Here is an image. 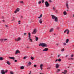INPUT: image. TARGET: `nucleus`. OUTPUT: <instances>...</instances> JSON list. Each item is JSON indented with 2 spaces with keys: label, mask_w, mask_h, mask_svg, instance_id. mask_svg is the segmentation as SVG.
<instances>
[{
  "label": "nucleus",
  "mask_w": 74,
  "mask_h": 74,
  "mask_svg": "<svg viewBox=\"0 0 74 74\" xmlns=\"http://www.w3.org/2000/svg\"><path fill=\"white\" fill-rule=\"evenodd\" d=\"M39 46H42V47H48V45L47 44L44 43H40Z\"/></svg>",
  "instance_id": "nucleus-1"
},
{
  "label": "nucleus",
  "mask_w": 74,
  "mask_h": 74,
  "mask_svg": "<svg viewBox=\"0 0 74 74\" xmlns=\"http://www.w3.org/2000/svg\"><path fill=\"white\" fill-rule=\"evenodd\" d=\"M51 15L52 16V19H55V22L58 21V17L55 16L54 15Z\"/></svg>",
  "instance_id": "nucleus-2"
},
{
  "label": "nucleus",
  "mask_w": 74,
  "mask_h": 74,
  "mask_svg": "<svg viewBox=\"0 0 74 74\" xmlns=\"http://www.w3.org/2000/svg\"><path fill=\"white\" fill-rule=\"evenodd\" d=\"M45 5H46V7H48L49 6V4L48 3V2L47 1H46L45 2Z\"/></svg>",
  "instance_id": "nucleus-3"
},
{
  "label": "nucleus",
  "mask_w": 74,
  "mask_h": 74,
  "mask_svg": "<svg viewBox=\"0 0 74 74\" xmlns=\"http://www.w3.org/2000/svg\"><path fill=\"white\" fill-rule=\"evenodd\" d=\"M36 33H37V29L35 28L34 29L33 32L32 33V34H36Z\"/></svg>",
  "instance_id": "nucleus-4"
},
{
  "label": "nucleus",
  "mask_w": 74,
  "mask_h": 74,
  "mask_svg": "<svg viewBox=\"0 0 74 74\" xmlns=\"http://www.w3.org/2000/svg\"><path fill=\"white\" fill-rule=\"evenodd\" d=\"M21 40V38L20 37H19L17 39H15V41H19Z\"/></svg>",
  "instance_id": "nucleus-5"
},
{
  "label": "nucleus",
  "mask_w": 74,
  "mask_h": 74,
  "mask_svg": "<svg viewBox=\"0 0 74 74\" xmlns=\"http://www.w3.org/2000/svg\"><path fill=\"white\" fill-rule=\"evenodd\" d=\"M48 51V48H45L43 50V51H45L46 52H47Z\"/></svg>",
  "instance_id": "nucleus-6"
},
{
  "label": "nucleus",
  "mask_w": 74,
  "mask_h": 74,
  "mask_svg": "<svg viewBox=\"0 0 74 74\" xmlns=\"http://www.w3.org/2000/svg\"><path fill=\"white\" fill-rule=\"evenodd\" d=\"M59 67V65L58 64H56V69H58Z\"/></svg>",
  "instance_id": "nucleus-7"
},
{
  "label": "nucleus",
  "mask_w": 74,
  "mask_h": 74,
  "mask_svg": "<svg viewBox=\"0 0 74 74\" xmlns=\"http://www.w3.org/2000/svg\"><path fill=\"white\" fill-rule=\"evenodd\" d=\"M66 8H67V10L69 9V5L68 4V3H66Z\"/></svg>",
  "instance_id": "nucleus-8"
},
{
  "label": "nucleus",
  "mask_w": 74,
  "mask_h": 74,
  "mask_svg": "<svg viewBox=\"0 0 74 74\" xmlns=\"http://www.w3.org/2000/svg\"><path fill=\"white\" fill-rule=\"evenodd\" d=\"M9 58L10 59H12L13 60H14L15 59V58L14 57H9Z\"/></svg>",
  "instance_id": "nucleus-9"
},
{
  "label": "nucleus",
  "mask_w": 74,
  "mask_h": 74,
  "mask_svg": "<svg viewBox=\"0 0 74 74\" xmlns=\"http://www.w3.org/2000/svg\"><path fill=\"white\" fill-rule=\"evenodd\" d=\"M4 70H2L1 71V73L2 74H5V72L4 71Z\"/></svg>",
  "instance_id": "nucleus-10"
},
{
  "label": "nucleus",
  "mask_w": 74,
  "mask_h": 74,
  "mask_svg": "<svg viewBox=\"0 0 74 74\" xmlns=\"http://www.w3.org/2000/svg\"><path fill=\"white\" fill-rule=\"evenodd\" d=\"M28 37H29V39H30V38H31V37H30V32L28 34Z\"/></svg>",
  "instance_id": "nucleus-11"
},
{
  "label": "nucleus",
  "mask_w": 74,
  "mask_h": 74,
  "mask_svg": "<svg viewBox=\"0 0 74 74\" xmlns=\"http://www.w3.org/2000/svg\"><path fill=\"white\" fill-rule=\"evenodd\" d=\"M42 66L43 67V65L42 64H41L40 66V68L41 70H42Z\"/></svg>",
  "instance_id": "nucleus-12"
},
{
  "label": "nucleus",
  "mask_w": 74,
  "mask_h": 74,
  "mask_svg": "<svg viewBox=\"0 0 74 74\" xmlns=\"http://www.w3.org/2000/svg\"><path fill=\"white\" fill-rule=\"evenodd\" d=\"M67 70H64V72H62V73H63L64 74H66V73H67Z\"/></svg>",
  "instance_id": "nucleus-13"
},
{
  "label": "nucleus",
  "mask_w": 74,
  "mask_h": 74,
  "mask_svg": "<svg viewBox=\"0 0 74 74\" xmlns=\"http://www.w3.org/2000/svg\"><path fill=\"white\" fill-rule=\"evenodd\" d=\"M53 28H51V29H50L49 31V32H52V31H53Z\"/></svg>",
  "instance_id": "nucleus-14"
},
{
  "label": "nucleus",
  "mask_w": 74,
  "mask_h": 74,
  "mask_svg": "<svg viewBox=\"0 0 74 74\" xmlns=\"http://www.w3.org/2000/svg\"><path fill=\"white\" fill-rule=\"evenodd\" d=\"M63 14L64 15H67V13L66 11H64L63 12Z\"/></svg>",
  "instance_id": "nucleus-15"
},
{
  "label": "nucleus",
  "mask_w": 74,
  "mask_h": 74,
  "mask_svg": "<svg viewBox=\"0 0 74 74\" xmlns=\"http://www.w3.org/2000/svg\"><path fill=\"white\" fill-rule=\"evenodd\" d=\"M39 23L41 24L42 23V19L41 18L39 20Z\"/></svg>",
  "instance_id": "nucleus-16"
},
{
  "label": "nucleus",
  "mask_w": 74,
  "mask_h": 74,
  "mask_svg": "<svg viewBox=\"0 0 74 74\" xmlns=\"http://www.w3.org/2000/svg\"><path fill=\"white\" fill-rule=\"evenodd\" d=\"M7 64H8L9 65H10L11 64L10 63V62H9V61H8L7 62Z\"/></svg>",
  "instance_id": "nucleus-17"
},
{
  "label": "nucleus",
  "mask_w": 74,
  "mask_h": 74,
  "mask_svg": "<svg viewBox=\"0 0 74 74\" xmlns=\"http://www.w3.org/2000/svg\"><path fill=\"white\" fill-rule=\"evenodd\" d=\"M20 69H21V70H23V69H24V66H21Z\"/></svg>",
  "instance_id": "nucleus-18"
},
{
  "label": "nucleus",
  "mask_w": 74,
  "mask_h": 74,
  "mask_svg": "<svg viewBox=\"0 0 74 74\" xmlns=\"http://www.w3.org/2000/svg\"><path fill=\"white\" fill-rule=\"evenodd\" d=\"M73 59H74V58H68V60H73Z\"/></svg>",
  "instance_id": "nucleus-19"
},
{
  "label": "nucleus",
  "mask_w": 74,
  "mask_h": 74,
  "mask_svg": "<svg viewBox=\"0 0 74 74\" xmlns=\"http://www.w3.org/2000/svg\"><path fill=\"white\" fill-rule=\"evenodd\" d=\"M19 8H17L16 9V10L17 12H19Z\"/></svg>",
  "instance_id": "nucleus-20"
},
{
  "label": "nucleus",
  "mask_w": 74,
  "mask_h": 74,
  "mask_svg": "<svg viewBox=\"0 0 74 74\" xmlns=\"http://www.w3.org/2000/svg\"><path fill=\"white\" fill-rule=\"evenodd\" d=\"M69 39H67L66 40V43H68V42H69Z\"/></svg>",
  "instance_id": "nucleus-21"
},
{
  "label": "nucleus",
  "mask_w": 74,
  "mask_h": 74,
  "mask_svg": "<svg viewBox=\"0 0 74 74\" xmlns=\"http://www.w3.org/2000/svg\"><path fill=\"white\" fill-rule=\"evenodd\" d=\"M35 37L36 41H38V38L37 37L35 36Z\"/></svg>",
  "instance_id": "nucleus-22"
},
{
  "label": "nucleus",
  "mask_w": 74,
  "mask_h": 74,
  "mask_svg": "<svg viewBox=\"0 0 74 74\" xmlns=\"http://www.w3.org/2000/svg\"><path fill=\"white\" fill-rule=\"evenodd\" d=\"M20 3L21 4H24V3H23V1H21L20 2Z\"/></svg>",
  "instance_id": "nucleus-23"
},
{
  "label": "nucleus",
  "mask_w": 74,
  "mask_h": 74,
  "mask_svg": "<svg viewBox=\"0 0 74 74\" xmlns=\"http://www.w3.org/2000/svg\"><path fill=\"white\" fill-rule=\"evenodd\" d=\"M28 64H29V65H31V64H32V62H29Z\"/></svg>",
  "instance_id": "nucleus-24"
},
{
  "label": "nucleus",
  "mask_w": 74,
  "mask_h": 74,
  "mask_svg": "<svg viewBox=\"0 0 74 74\" xmlns=\"http://www.w3.org/2000/svg\"><path fill=\"white\" fill-rule=\"evenodd\" d=\"M67 30H68V29H66L64 32V33H66L67 31Z\"/></svg>",
  "instance_id": "nucleus-25"
},
{
  "label": "nucleus",
  "mask_w": 74,
  "mask_h": 74,
  "mask_svg": "<svg viewBox=\"0 0 74 74\" xmlns=\"http://www.w3.org/2000/svg\"><path fill=\"white\" fill-rule=\"evenodd\" d=\"M19 53V51H18L17 50L16 52V53Z\"/></svg>",
  "instance_id": "nucleus-26"
},
{
  "label": "nucleus",
  "mask_w": 74,
  "mask_h": 74,
  "mask_svg": "<svg viewBox=\"0 0 74 74\" xmlns=\"http://www.w3.org/2000/svg\"><path fill=\"white\" fill-rule=\"evenodd\" d=\"M3 58L2 57H0V60H3Z\"/></svg>",
  "instance_id": "nucleus-27"
},
{
  "label": "nucleus",
  "mask_w": 74,
  "mask_h": 74,
  "mask_svg": "<svg viewBox=\"0 0 74 74\" xmlns=\"http://www.w3.org/2000/svg\"><path fill=\"white\" fill-rule=\"evenodd\" d=\"M41 17H42V15L41 14L40 16V17H38V18H41Z\"/></svg>",
  "instance_id": "nucleus-28"
},
{
  "label": "nucleus",
  "mask_w": 74,
  "mask_h": 74,
  "mask_svg": "<svg viewBox=\"0 0 74 74\" xmlns=\"http://www.w3.org/2000/svg\"><path fill=\"white\" fill-rule=\"evenodd\" d=\"M53 9L55 11V10H56V8L55 7H53Z\"/></svg>",
  "instance_id": "nucleus-29"
},
{
  "label": "nucleus",
  "mask_w": 74,
  "mask_h": 74,
  "mask_svg": "<svg viewBox=\"0 0 74 74\" xmlns=\"http://www.w3.org/2000/svg\"><path fill=\"white\" fill-rule=\"evenodd\" d=\"M67 31V34H69V29H68Z\"/></svg>",
  "instance_id": "nucleus-30"
},
{
  "label": "nucleus",
  "mask_w": 74,
  "mask_h": 74,
  "mask_svg": "<svg viewBox=\"0 0 74 74\" xmlns=\"http://www.w3.org/2000/svg\"><path fill=\"white\" fill-rule=\"evenodd\" d=\"M10 73L11 74H14V73L12 71L10 72Z\"/></svg>",
  "instance_id": "nucleus-31"
},
{
  "label": "nucleus",
  "mask_w": 74,
  "mask_h": 74,
  "mask_svg": "<svg viewBox=\"0 0 74 74\" xmlns=\"http://www.w3.org/2000/svg\"><path fill=\"white\" fill-rule=\"evenodd\" d=\"M0 40L2 42V41H4V39H0Z\"/></svg>",
  "instance_id": "nucleus-32"
},
{
  "label": "nucleus",
  "mask_w": 74,
  "mask_h": 74,
  "mask_svg": "<svg viewBox=\"0 0 74 74\" xmlns=\"http://www.w3.org/2000/svg\"><path fill=\"white\" fill-rule=\"evenodd\" d=\"M60 71V70L58 69L57 71V73H58Z\"/></svg>",
  "instance_id": "nucleus-33"
},
{
  "label": "nucleus",
  "mask_w": 74,
  "mask_h": 74,
  "mask_svg": "<svg viewBox=\"0 0 74 74\" xmlns=\"http://www.w3.org/2000/svg\"><path fill=\"white\" fill-rule=\"evenodd\" d=\"M58 62H61V59H59L58 60Z\"/></svg>",
  "instance_id": "nucleus-34"
},
{
  "label": "nucleus",
  "mask_w": 74,
  "mask_h": 74,
  "mask_svg": "<svg viewBox=\"0 0 74 74\" xmlns=\"http://www.w3.org/2000/svg\"><path fill=\"white\" fill-rule=\"evenodd\" d=\"M26 58H27V57H26V56H25V57H24L23 58V59H26Z\"/></svg>",
  "instance_id": "nucleus-35"
},
{
  "label": "nucleus",
  "mask_w": 74,
  "mask_h": 74,
  "mask_svg": "<svg viewBox=\"0 0 74 74\" xmlns=\"http://www.w3.org/2000/svg\"><path fill=\"white\" fill-rule=\"evenodd\" d=\"M63 45H66V42L64 43Z\"/></svg>",
  "instance_id": "nucleus-36"
},
{
  "label": "nucleus",
  "mask_w": 74,
  "mask_h": 74,
  "mask_svg": "<svg viewBox=\"0 0 74 74\" xmlns=\"http://www.w3.org/2000/svg\"><path fill=\"white\" fill-rule=\"evenodd\" d=\"M17 11H16V10H15V11H14V14H16V13H17Z\"/></svg>",
  "instance_id": "nucleus-37"
},
{
  "label": "nucleus",
  "mask_w": 74,
  "mask_h": 74,
  "mask_svg": "<svg viewBox=\"0 0 74 74\" xmlns=\"http://www.w3.org/2000/svg\"><path fill=\"white\" fill-rule=\"evenodd\" d=\"M31 59L32 60H33L34 58H33V57L32 56H31Z\"/></svg>",
  "instance_id": "nucleus-38"
},
{
  "label": "nucleus",
  "mask_w": 74,
  "mask_h": 74,
  "mask_svg": "<svg viewBox=\"0 0 74 74\" xmlns=\"http://www.w3.org/2000/svg\"><path fill=\"white\" fill-rule=\"evenodd\" d=\"M54 11L56 12V13H58V10H55Z\"/></svg>",
  "instance_id": "nucleus-39"
},
{
  "label": "nucleus",
  "mask_w": 74,
  "mask_h": 74,
  "mask_svg": "<svg viewBox=\"0 0 74 74\" xmlns=\"http://www.w3.org/2000/svg\"><path fill=\"white\" fill-rule=\"evenodd\" d=\"M5 72V73H7L8 72V71L7 70H6V71H4Z\"/></svg>",
  "instance_id": "nucleus-40"
},
{
  "label": "nucleus",
  "mask_w": 74,
  "mask_h": 74,
  "mask_svg": "<svg viewBox=\"0 0 74 74\" xmlns=\"http://www.w3.org/2000/svg\"><path fill=\"white\" fill-rule=\"evenodd\" d=\"M37 66V65H36V64H35L34 65V67H36V66Z\"/></svg>",
  "instance_id": "nucleus-41"
},
{
  "label": "nucleus",
  "mask_w": 74,
  "mask_h": 74,
  "mask_svg": "<svg viewBox=\"0 0 74 74\" xmlns=\"http://www.w3.org/2000/svg\"><path fill=\"white\" fill-rule=\"evenodd\" d=\"M44 3V0H42V3Z\"/></svg>",
  "instance_id": "nucleus-42"
},
{
  "label": "nucleus",
  "mask_w": 74,
  "mask_h": 74,
  "mask_svg": "<svg viewBox=\"0 0 74 74\" xmlns=\"http://www.w3.org/2000/svg\"><path fill=\"white\" fill-rule=\"evenodd\" d=\"M49 1L50 2V3H52V2L51 0H49Z\"/></svg>",
  "instance_id": "nucleus-43"
},
{
  "label": "nucleus",
  "mask_w": 74,
  "mask_h": 74,
  "mask_svg": "<svg viewBox=\"0 0 74 74\" xmlns=\"http://www.w3.org/2000/svg\"><path fill=\"white\" fill-rule=\"evenodd\" d=\"M30 40L31 41V42H33V41H32V39H30Z\"/></svg>",
  "instance_id": "nucleus-44"
},
{
  "label": "nucleus",
  "mask_w": 74,
  "mask_h": 74,
  "mask_svg": "<svg viewBox=\"0 0 74 74\" xmlns=\"http://www.w3.org/2000/svg\"><path fill=\"white\" fill-rule=\"evenodd\" d=\"M38 3L39 4H41V2L39 1V2H38Z\"/></svg>",
  "instance_id": "nucleus-45"
},
{
  "label": "nucleus",
  "mask_w": 74,
  "mask_h": 74,
  "mask_svg": "<svg viewBox=\"0 0 74 74\" xmlns=\"http://www.w3.org/2000/svg\"><path fill=\"white\" fill-rule=\"evenodd\" d=\"M71 57L72 58L73 57V56H74V55L73 54H72L71 55Z\"/></svg>",
  "instance_id": "nucleus-46"
},
{
  "label": "nucleus",
  "mask_w": 74,
  "mask_h": 74,
  "mask_svg": "<svg viewBox=\"0 0 74 74\" xmlns=\"http://www.w3.org/2000/svg\"><path fill=\"white\" fill-rule=\"evenodd\" d=\"M17 62V60H14V62Z\"/></svg>",
  "instance_id": "nucleus-47"
},
{
  "label": "nucleus",
  "mask_w": 74,
  "mask_h": 74,
  "mask_svg": "<svg viewBox=\"0 0 74 74\" xmlns=\"http://www.w3.org/2000/svg\"><path fill=\"white\" fill-rule=\"evenodd\" d=\"M1 18L3 19H4V17L3 16H2Z\"/></svg>",
  "instance_id": "nucleus-48"
},
{
  "label": "nucleus",
  "mask_w": 74,
  "mask_h": 74,
  "mask_svg": "<svg viewBox=\"0 0 74 74\" xmlns=\"http://www.w3.org/2000/svg\"><path fill=\"white\" fill-rule=\"evenodd\" d=\"M21 18H23V16H21Z\"/></svg>",
  "instance_id": "nucleus-49"
},
{
  "label": "nucleus",
  "mask_w": 74,
  "mask_h": 74,
  "mask_svg": "<svg viewBox=\"0 0 74 74\" xmlns=\"http://www.w3.org/2000/svg\"><path fill=\"white\" fill-rule=\"evenodd\" d=\"M60 55H61V54H60L58 55V57H59L60 56Z\"/></svg>",
  "instance_id": "nucleus-50"
},
{
  "label": "nucleus",
  "mask_w": 74,
  "mask_h": 74,
  "mask_svg": "<svg viewBox=\"0 0 74 74\" xmlns=\"http://www.w3.org/2000/svg\"><path fill=\"white\" fill-rule=\"evenodd\" d=\"M61 51H62V52H63L64 51V49H62L61 50Z\"/></svg>",
  "instance_id": "nucleus-51"
},
{
  "label": "nucleus",
  "mask_w": 74,
  "mask_h": 74,
  "mask_svg": "<svg viewBox=\"0 0 74 74\" xmlns=\"http://www.w3.org/2000/svg\"><path fill=\"white\" fill-rule=\"evenodd\" d=\"M51 69V67H48L47 68V69Z\"/></svg>",
  "instance_id": "nucleus-52"
},
{
  "label": "nucleus",
  "mask_w": 74,
  "mask_h": 74,
  "mask_svg": "<svg viewBox=\"0 0 74 74\" xmlns=\"http://www.w3.org/2000/svg\"><path fill=\"white\" fill-rule=\"evenodd\" d=\"M7 40V39H5L3 40V41H6Z\"/></svg>",
  "instance_id": "nucleus-53"
},
{
  "label": "nucleus",
  "mask_w": 74,
  "mask_h": 74,
  "mask_svg": "<svg viewBox=\"0 0 74 74\" xmlns=\"http://www.w3.org/2000/svg\"><path fill=\"white\" fill-rule=\"evenodd\" d=\"M5 26H6V27H8V25H5Z\"/></svg>",
  "instance_id": "nucleus-54"
},
{
  "label": "nucleus",
  "mask_w": 74,
  "mask_h": 74,
  "mask_svg": "<svg viewBox=\"0 0 74 74\" xmlns=\"http://www.w3.org/2000/svg\"><path fill=\"white\" fill-rule=\"evenodd\" d=\"M29 64H27V67H29Z\"/></svg>",
  "instance_id": "nucleus-55"
},
{
  "label": "nucleus",
  "mask_w": 74,
  "mask_h": 74,
  "mask_svg": "<svg viewBox=\"0 0 74 74\" xmlns=\"http://www.w3.org/2000/svg\"><path fill=\"white\" fill-rule=\"evenodd\" d=\"M57 61H58V60H56V62Z\"/></svg>",
  "instance_id": "nucleus-56"
},
{
  "label": "nucleus",
  "mask_w": 74,
  "mask_h": 74,
  "mask_svg": "<svg viewBox=\"0 0 74 74\" xmlns=\"http://www.w3.org/2000/svg\"><path fill=\"white\" fill-rule=\"evenodd\" d=\"M31 73H32V71H30V73H29V74H30Z\"/></svg>",
  "instance_id": "nucleus-57"
},
{
  "label": "nucleus",
  "mask_w": 74,
  "mask_h": 74,
  "mask_svg": "<svg viewBox=\"0 0 74 74\" xmlns=\"http://www.w3.org/2000/svg\"><path fill=\"white\" fill-rule=\"evenodd\" d=\"M24 35H26V33H24Z\"/></svg>",
  "instance_id": "nucleus-58"
},
{
  "label": "nucleus",
  "mask_w": 74,
  "mask_h": 74,
  "mask_svg": "<svg viewBox=\"0 0 74 74\" xmlns=\"http://www.w3.org/2000/svg\"><path fill=\"white\" fill-rule=\"evenodd\" d=\"M3 22H5V21H4V20H3L2 21Z\"/></svg>",
  "instance_id": "nucleus-59"
},
{
  "label": "nucleus",
  "mask_w": 74,
  "mask_h": 74,
  "mask_svg": "<svg viewBox=\"0 0 74 74\" xmlns=\"http://www.w3.org/2000/svg\"><path fill=\"white\" fill-rule=\"evenodd\" d=\"M67 56H68V55H66V57L67 58Z\"/></svg>",
  "instance_id": "nucleus-60"
},
{
  "label": "nucleus",
  "mask_w": 74,
  "mask_h": 74,
  "mask_svg": "<svg viewBox=\"0 0 74 74\" xmlns=\"http://www.w3.org/2000/svg\"><path fill=\"white\" fill-rule=\"evenodd\" d=\"M18 22H21V21H18Z\"/></svg>",
  "instance_id": "nucleus-61"
},
{
  "label": "nucleus",
  "mask_w": 74,
  "mask_h": 74,
  "mask_svg": "<svg viewBox=\"0 0 74 74\" xmlns=\"http://www.w3.org/2000/svg\"><path fill=\"white\" fill-rule=\"evenodd\" d=\"M27 48H29V47H27Z\"/></svg>",
  "instance_id": "nucleus-62"
},
{
  "label": "nucleus",
  "mask_w": 74,
  "mask_h": 74,
  "mask_svg": "<svg viewBox=\"0 0 74 74\" xmlns=\"http://www.w3.org/2000/svg\"><path fill=\"white\" fill-rule=\"evenodd\" d=\"M18 24H21V23H18Z\"/></svg>",
  "instance_id": "nucleus-63"
},
{
  "label": "nucleus",
  "mask_w": 74,
  "mask_h": 74,
  "mask_svg": "<svg viewBox=\"0 0 74 74\" xmlns=\"http://www.w3.org/2000/svg\"><path fill=\"white\" fill-rule=\"evenodd\" d=\"M40 74H44L43 73H40Z\"/></svg>",
  "instance_id": "nucleus-64"
}]
</instances>
